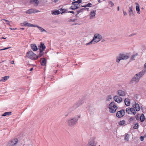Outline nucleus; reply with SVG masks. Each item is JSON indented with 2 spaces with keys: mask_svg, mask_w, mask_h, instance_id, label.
<instances>
[{
  "mask_svg": "<svg viewBox=\"0 0 146 146\" xmlns=\"http://www.w3.org/2000/svg\"><path fill=\"white\" fill-rule=\"evenodd\" d=\"M146 72V70H143L139 73L136 74L131 81V82L133 83V81H134L137 82L139 81L140 79L141 78L143 75Z\"/></svg>",
  "mask_w": 146,
  "mask_h": 146,
  "instance_id": "f257e3e1",
  "label": "nucleus"
},
{
  "mask_svg": "<svg viewBox=\"0 0 146 146\" xmlns=\"http://www.w3.org/2000/svg\"><path fill=\"white\" fill-rule=\"evenodd\" d=\"M102 38V36L98 34H95L93 40L90 42L86 44V45L91 44H94L100 41Z\"/></svg>",
  "mask_w": 146,
  "mask_h": 146,
  "instance_id": "f03ea898",
  "label": "nucleus"
},
{
  "mask_svg": "<svg viewBox=\"0 0 146 146\" xmlns=\"http://www.w3.org/2000/svg\"><path fill=\"white\" fill-rule=\"evenodd\" d=\"M117 108V106L113 102H111L109 105V111L110 113H115Z\"/></svg>",
  "mask_w": 146,
  "mask_h": 146,
  "instance_id": "7ed1b4c3",
  "label": "nucleus"
},
{
  "mask_svg": "<svg viewBox=\"0 0 146 146\" xmlns=\"http://www.w3.org/2000/svg\"><path fill=\"white\" fill-rule=\"evenodd\" d=\"M27 56L28 58L32 60H36L38 58L37 55L31 51H29L27 53Z\"/></svg>",
  "mask_w": 146,
  "mask_h": 146,
  "instance_id": "20e7f679",
  "label": "nucleus"
},
{
  "mask_svg": "<svg viewBox=\"0 0 146 146\" xmlns=\"http://www.w3.org/2000/svg\"><path fill=\"white\" fill-rule=\"evenodd\" d=\"M129 58L128 56L124 54H120L117 58L116 62H119L121 60H126Z\"/></svg>",
  "mask_w": 146,
  "mask_h": 146,
  "instance_id": "39448f33",
  "label": "nucleus"
},
{
  "mask_svg": "<svg viewBox=\"0 0 146 146\" xmlns=\"http://www.w3.org/2000/svg\"><path fill=\"white\" fill-rule=\"evenodd\" d=\"M127 113L129 114H132L134 115L136 114V112L135 109L133 108H126V110Z\"/></svg>",
  "mask_w": 146,
  "mask_h": 146,
  "instance_id": "423d86ee",
  "label": "nucleus"
},
{
  "mask_svg": "<svg viewBox=\"0 0 146 146\" xmlns=\"http://www.w3.org/2000/svg\"><path fill=\"white\" fill-rule=\"evenodd\" d=\"M78 120L75 118H73L71 119H70L68 121V125L70 126H72L75 125Z\"/></svg>",
  "mask_w": 146,
  "mask_h": 146,
  "instance_id": "0eeeda50",
  "label": "nucleus"
},
{
  "mask_svg": "<svg viewBox=\"0 0 146 146\" xmlns=\"http://www.w3.org/2000/svg\"><path fill=\"white\" fill-rule=\"evenodd\" d=\"M125 114V111L124 110H121L118 111L116 113V116L118 117H121Z\"/></svg>",
  "mask_w": 146,
  "mask_h": 146,
  "instance_id": "6e6552de",
  "label": "nucleus"
},
{
  "mask_svg": "<svg viewBox=\"0 0 146 146\" xmlns=\"http://www.w3.org/2000/svg\"><path fill=\"white\" fill-rule=\"evenodd\" d=\"M18 142L19 140L17 138H14L10 140L9 142V144L10 145L13 146L16 145Z\"/></svg>",
  "mask_w": 146,
  "mask_h": 146,
  "instance_id": "1a4fd4ad",
  "label": "nucleus"
},
{
  "mask_svg": "<svg viewBox=\"0 0 146 146\" xmlns=\"http://www.w3.org/2000/svg\"><path fill=\"white\" fill-rule=\"evenodd\" d=\"M113 99L115 102L118 103H120L122 100V98L117 96H115L113 97Z\"/></svg>",
  "mask_w": 146,
  "mask_h": 146,
  "instance_id": "9d476101",
  "label": "nucleus"
},
{
  "mask_svg": "<svg viewBox=\"0 0 146 146\" xmlns=\"http://www.w3.org/2000/svg\"><path fill=\"white\" fill-rule=\"evenodd\" d=\"M133 107L134 109H135L137 111H139L140 110V107L139 105L135 102L133 103Z\"/></svg>",
  "mask_w": 146,
  "mask_h": 146,
  "instance_id": "9b49d317",
  "label": "nucleus"
},
{
  "mask_svg": "<svg viewBox=\"0 0 146 146\" xmlns=\"http://www.w3.org/2000/svg\"><path fill=\"white\" fill-rule=\"evenodd\" d=\"M96 142L93 140L90 139L89 143L86 146H96Z\"/></svg>",
  "mask_w": 146,
  "mask_h": 146,
  "instance_id": "f8f14e48",
  "label": "nucleus"
},
{
  "mask_svg": "<svg viewBox=\"0 0 146 146\" xmlns=\"http://www.w3.org/2000/svg\"><path fill=\"white\" fill-rule=\"evenodd\" d=\"M117 94L119 96H124L126 95V92L124 91L119 90L117 91Z\"/></svg>",
  "mask_w": 146,
  "mask_h": 146,
  "instance_id": "ddd939ff",
  "label": "nucleus"
},
{
  "mask_svg": "<svg viewBox=\"0 0 146 146\" xmlns=\"http://www.w3.org/2000/svg\"><path fill=\"white\" fill-rule=\"evenodd\" d=\"M46 48V47L44 45V44L42 43H41L40 44V45L38 49L39 50L40 52L42 53L43 50L45 49Z\"/></svg>",
  "mask_w": 146,
  "mask_h": 146,
  "instance_id": "4468645a",
  "label": "nucleus"
},
{
  "mask_svg": "<svg viewBox=\"0 0 146 146\" xmlns=\"http://www.w3.org/2000/svg\"><path fill=\"white\" fill-rule=\"evenodd\" d=\"M22 26L25 27L28 26L29 27H35V26H36L35 25H34L30 23H28L27 22H25L23 23L22 24Z\"/></svg>",
  "mask_w": 146,
  "mask_h": 146,
  "instance_id": "2eb2a0df",
  "label": "nucleus"
},
{
  "mask_svg": "<svg viewBox=\"0 0 146 146\" xmlns=\"http://www.w3.org/2000/svg\"><path fill=\"white\" fill-rule=\"evenodd\" d=\"M36 12H37V10L33 9H29L26 11V13L28 14H31Z\"/></svg>",
  "mask_w": 146,
  "mask_h": 146,
  "instance_id": "dca6fc26",
  "label": "nucleus"
},
{
  "mask_svg": "<svg viewBox=\"0 0 146 146\" xmlns=\"http://www.w3.org/2000/svg\"><path fill=\"white\" fill-rule=\"evenodd\" d=\"M41 64L42 66H45L46 65V59L44 58H42L40 59Z\"/></svg>",
  "mask_w": 146,
  "mask_h": 146,
  "instance_id": "f3484780",
  "label": "nucleus"
},
{
  "mask_svg": "<svg viewBox=\"0 0 146 146\" xmlns=\"http://www.w3.org/2000/svg\"><path fill=\"white\" fill-rule=\"evenodd\" d=\"M96 11L94 10L91 12L90 15V19H92L94 18L95 17Z\"/></svg>",
  "mask_w": 146,
  "mask_h": 146,
  "instance_id": "a211bd4d",
  "label": "nucleus"
},
{
  "mask_svg": "<svg viewBox=\"0 0 146 146\" xmlns=\"http://www.w3.org/2000/svg\"><path fill=\"white\" fill-rule=\"evenodd\" d=\"M124 102L125 105L127 106L130 105V100L128 98H126L124 100Z\"/></svg>",
  "mask_w": 146,
  "mask_h": 146,
  "instance_id": "6ab92c4d",
  "label": "nucleus"
},
{
  "mask_svg": "<svg viewBox=\"0 0 146 146\" xmlns=\"http://www.w3.org/2000/svg\"><path fill=\"white\" fill-rule=\"evenodd\" d=\"M129 16L134 15L133 12V10L132 6L129 7Z\"/></svg>",
  "mask_w": 146,
  "mask_h": 146,
  "instance_id": "aec40b11",
  "label": "nucleus"
},
{
  "mask_svg": "<svg viewBox=\"0 0 146 146\" xmlns=\"http://www.w3.org/2000/svg\"><path fill=\"white\" fill-rule=\"evenodd\" d=\"M135 4L137 5L136 6V9L137 12L139 14L141 12L139 8V5L137 3H136Z\"/></svg>",
  "mask_w": 146,
  "mask_h": 146,
  "instance_id": "412c9836",
  "label": "nucleus"
},
{
  "mask_svg": "<svg viewBox=\"0 0 146 146\" xmlns=\"http://www.w3.org/2000/svg\"><path fill=\"white\" fill-rule=\"evenodd\" d=\"M9 78L8 76H5L3 77L0 80V82H5Z\"/></svg>",
  "mask_w": 146,
  "mask_h": 146,
  "instance_id": "4be33fe9",
  "label": "nucleus"
},
{
  "mask_svg": "<svg viewBox=\"0 0 146 146\" xmlns=\"http://www.w3.org/2000/svg\"><path fill=\"white\" fill-rule=\"evenodd\" d=\"M31 47L32 49L34 51H36L37 50V48L35 44H32L31 45Z\"/></svg>",
  "mask_w": 146,
  "mask_h": 146,
  "instance_id": "5701e85b",
  "label": "nucleus"
},
{
  "mask_svg": "<svg viewBox=\"0 0 146 146\" xmlns=\"http://www.w3.org/2000/svg\"><path fill=\"white\" fill-rule=\"evenodd\" d=\"M79 5H74L71 6L69 8L70 9H72V10L76 9L79 7Z\"/></svg>",
  "mask_w": 146,
  "mask_h": 146,
  "instance_id": "b1692460",
  "label": "nucleus"
},
{
  "mask_svg": "<svg viewBox=\"0 0 146 146\" xmlns=\"http://www.w3.org/2000/svg\"><path fill=\"white\" fill-rule=\"evenodd\" d=\"M35 26H35V27H37L41 32H43V31H45L46 32V31L44 29H43L41 27L38 26L36 25H35Z\"/></svg>",
  "mask_w": 146,
  "mask_h": 146,
  "instance_id": "393cba45",
  "label": "nucleus"
},
{
  "mask_svg": "<svg viewBox=\"0 0 146 146\" xmlns=\"http://www.w3.org/2000/svg\"><path fill=\"white\" fill-rule=\"evenodd\" d=\"M11 112H6L5 113H3L2 115V116H5L6 115H11Z\"/></svg>",
  "mask_w": 146,
  "mask_h": 146,
  "instance_id": "a878e982",
  "label": "nucleus"
},
{
  "mask_svg": "<svg viewBox=\"0 0 146 146\" xmlns=\"http://www.w3.org/2000/svg\"><path fill=\"white\" fill-rule=\"evenodd\" d=\"M60 13V12L58 10L52 12V14L53 15H58Z\"/></svg>",
  "mask_w": 146,
  "mask_h": 146,
  "instance_id": "bb28decb",
  "label": "nucleus"
},
{
  "mask_svg": "<svg viewBox=\"0 0 146 146\" xmlns=\"http://www.w3.org/2000/svg\"><path fill=\"white\" fill-rule=\"evenodd\" d=\"M140 119L141 122H143L144 121L145 117L143 114H142L140 117Z\"/></svg>",
  "mask_w": 146,
  "mask_h": 146,
  "instance_id": "cd10ccee",
  "label": "nucleus"
},
{
  "mask_svg": "<svg viewBox=\"0 0 146 146\" xmlns=\"http://www.w3.org/2000/svg\"><path fill=\"white\" fill-rule=\"evenodd\" d=\"M92 4L90 3H88V4L85 5V6H81L83 7H92Z\"/></svg>",
  "mask_w": 146,
  "mask_h": 146,
  "instance_id": "c85d7f7f",
  "label": "nucleus"
},
{
  "mask_svg": "<svg viewBox=\"0 0 146 146\" xmlns=\"http://www.w3.org/2000/svg\"><path fill=\"white\" fill-rule=\"evenodd\" d=\"M60 11L62 12V13L65 12L66 13L67 12V9H63L62 8L60 9Z\"/></svg>",
  "mask_w": 146,
  "mask_h": 146,
  "instance_id": "c756f323",
  "label": "nucleus"
},
{
  "mask_svg": "<svg viewBox=\"0 0 146 146\" xmlns=\"http://www.w3.org/2000/svg\"><path fill=\"white\" fill-rule=\"evenodd\" d=\"M125 121L124 120L121 121L119 122V124L120 125H122L125 124Z\"/></svg>",
  "mask_w": 146,
  "mask_h": 146,
  "instance_id": "7c9ffc66",
  "label": "nucleus"
},
{
  "mask_svg": "<svg viewBox=\"0 0 146 146\" xmlns=\"http://www.w3.org/2000/svg\"><path fill=\"white\" fill-rule=\"evenodd\" d=\"M2 20H3V21H5L7 22V25H10V22L9 21L6 20V19H3L1 20V21H2Z\"/></svg>",
  "mask_w": 146,
  "mask_h": 146,
  "instance_id": "2f4dec72",
  "label": "nucleus"
},
{
  "mask_svg": "<svg viewBox=\"0 0 146 146\" xmlns=\"http://www.w3.org/2000/svg\"><path fill=\"white\" fill-rule=\"evenodd\" d=\"M112 99V97L111 95L108 96L107 97V99L108 101H110V100Z\"/></svg>",
  "mask_w": 146,
  "mask_h": 146,
  "instance_id": "473e14b6",
  "label": "nucleus"
},
{
  "mask_svg": "<svg viewBox=\"0 0 146 146\" xmlns=\"http://www.w3.org/2000/svg\"><path fill=\"white\" fill-rule=\"evenodd\" d=\"M82 2L81 0H78L76 1L73 2V3H78V4Z\"/></svg>",
  "mask_w": 146,
  "mask_h": 146,
  "instance_id": "72a5a7b5",
  "label": "nucleus"
},
{
  "mask_svg": "<svg viewBox=\"0 0 146 146\" xmlns=\"http://www.w3.org/2000/svg\"><path fill=\"white\" fill-rule=\"evenodd\" d=\"M134 119H135L134 117H131L129 119V121L130 122L134 120Z\"/></svg>",
  "mask_w": 146,
  "mask_h": 146,
  "instance_id": "f704fd0d",
  "label": "nucleus"
},
{
  "mask_svg": "<svg viewBox=\"0 0 146 146\" xmlns=\"http://www.w3.org/2000/svg\"><path fill=\"white\" fill-rule=\"evenodd\" d=\"M133 128L135 129H137L138 128V125L137 124H136L135 125Z\"/></svg>",
  "mask_w": 146,
  "mask_h": 146,
  "instance_id": "c9c22d12",
  "label": "nucleus"
},
{
  "mask_svg": "<svg viewBox=\"0 0 146 146\" xmlns=\"http://www.w3.org/2000/svg\"><path fill=\"white\" fill-rule=\"evenodd\" d=\"M109 4L110 5L111 7L113 6L114 5L113 3L111 1H110L109 2Z\"/></svg>",
  "mask_w": 146,
  "mask_h": 146,
  "instance_id": "e433bc0d",
  "label": "nucleus"
},
{
  "mask_svg": "<svg viewBox=\"0 0 146 146\" xmlns=\"http://www.w3.org/2000/svg\"><path fill=\"white\" fill-rule=\"evenodd\" d=\"M138 55V54L137 53L136 54H134V55H133V56H132L131 57V58L133 59V58L135 57L136 56H137Z\"/></svg>",
  "mask_w": 146,
  "mask_h": 146,
  "instance_id": "4c0bfd02",
  "label": "nucleus"
},
{
  "mask_svg": "<svg viewBox=\"0 0 146 146\" xmlns=\"http://www.w3.org/2000/svg\"><path fill=\"white\" fill-rule=\"evenodd\" d=\"M129 139V137L128 135H126L125 137V139L128 141Z\"/></svg>",
  "mask_w": 146,
  "mask_h": 146,
  "instance_id": "58836bf2",
  "label": "nucleus"
},
{
  "mask_svg": "<svg viewBox=\"0 0 146 146\" xmlns=\"http://www.w3.org/2000/svg\"><path fill=\"white\" fill-rule=\"evenodd\" d=\"M144 138H145L144 137V136H141L140 137V139L141 140V141H143V140L144 139Z\"/></svg>",
  "mask_w": 146,
  "mask_h": 146,
  "instance_id": "ea45409f",
  "label": "nucleus"
},
{
  "mask_svg": "<svg viewBox=\"0 0 146 146\" xmlns=\"http://www.w3.org/2000/svg\"><path fill=\"white\" fill-rule=\"evenodd\" d=\"M9 47H8V48H3V49H0V51L7 49H9Z\"/></svg>",
  "mask_w": 146,
  "mask_h": 146,
  "instance_id": "a19ab883",
  "label": "nucleus"
},
{
  "mask_svg": "<svg viewBox=\"0 0 146 146\" xmlns=\"http://www.w3.org/2000/svg\"><path fill=\"white\" fill-rule=\"evenodd\" d=\"M42 55V54H41V53L40 52V53L39 54L38 56H38V57L39 58V57H41Z\"/></svg>",
  "mask_w": 146,
  "mask_h": 146,
  "instance_id": "79ce46f5",
  "label": "nucleus"
},
{
  "mask_svg": "<svg viewBox=\"0 0 146 146\" xmlns=\"http://www.w3.org/2000/svg\"><path fill=\"white\" fill-rule=\"evenodd\" d=\"M123 14L124 16L126 15H127V13L126 12L124 11H123Z\"/></svg>",
  "mask_w": 146,
  "mask_h": 146,
  "instance_id": "37998d69",
  "label": "nucleus"
},
{
  "mask_svg": "<svg viewBox=\"0 0 146 146\" xmlns=\"http://www.w3.org/2000/svg\"><path fill=\"white\" fill-rule=\"evenodd\" d=\"M72 4L73 5H78V3H73V2H72Z\"/></svg>",
  "mask_w": 146,
  "mask_h": 146,
  "instance_id": "c03bdc74",
  "label": "nucleus"
},
{
  "mask_svg": "<svg viewBox=\"0 0 146 146\" xmlns=\"http://www.w3.org/2000/svg\"><path fill=\"white\" fill-rule=\"evenodd\" d=\"M68 13H73V14H74V11H68Z\"/></svg>",
  "mask_w": 146,
  "mask_h": 146,
  "instance_id": "a18cd8bd",
  "label": "nucleus"
},
{
  "mask_svg": "<svg viewBox=\"0 0 146 146\" xmlns=\"http://www.w3.org/2000/svg\"><path fill=\"white\" fill-rule=\"evenodd\" d=\"M32 1H33L36 3V2H37V0H32Z\"/></svg>",
  "mask_w": 146,
  "mask_h": 146,
  "instance_id": "49530a36",
  "label": "nucleus"
},
{
  "mask_svg": "<svg viewBox=\"0 0 146 146\" xmlns=\"http://www.w3.org/2000/svg\"><path fill=\"white\" fill-rule=\"evenodd\" d=\"M57 70H54V72L55 73H56L57 72Z\"/></svg>",
  "mask_w": 146,
  "mask_h": 146,
  "instance_id": "de8ad7c7",
  "label": "nucleus"
},
{
  "mask_svg": "<svg viewBox=\"0 0 146 146\" xmlns=\"http://www.w3.org/2000/svg\"><path fill=\"white\" fill-rule=\"evenodd\" d=\"M33 70V68H32L30 70V71H32Z\"/></svg>",
  "mask_w": 146,
  "mask_h": 146,
  "instance_id": "09e8293b",
  "label": "nucleus"
},
{
  "mask_svg": "<svg viewBox=\"0 0 146 146\" xmlns=\"http://www.w3.org/2000/svg\"><path fill=\"white\" fill-rule=\"evenodd\" d=\"M14 61H12L11 62V64H14Z\"/></svg>",
  "mask_w": 146,
  "mask_h": 146,
  "instance_id": "8fccbe9b",
  "label": "nucleus"
},
{
  "mask_svg": "<svg viewBox=\"0 0 146 146\" xmlns=\"http://www.w3.org/2000/svg\"><path fill=\"white\" fill-rule=\"evenodd\" d=\"M144 68H146V63L144 64Z\"/></svg>",
  "mask_w": 146,
  "mask_h": 146,
  "instance_id": "3c124183",
  "label": "nucleus"
},
{
  "mask_svg": "<svg viewBox=\"0 0 146 146\" xmlns=\"http://www.w3.org/2000/svg\"><path fill=\"white\" fill-rule=\"evenodd\" d=\"M117 11H119V6H118V7H117Z\"/></svg>",
  "mask_w": 146,
  "mask_h": 146,
  "instance_id": "603ef678",
  "label": "nucleus"
},
{
  "mask_svg": "<svg viewBox=\"0 0 146 146\" xmlns=\"http://www.w3.org/2000/svg\"><path fill=\"white\" fill-rule=\"evenodd\" d=\"M1 38L3 39H6V38H4V37H2Z\"/></svg>",
  "mask_w": 146,
  "mask_h": 146,
  "instance_id": "864d4df0",
  "label": "nucleus"
},
{
  "mask_svg": "<svg viewBox=\"0 0 146 146\" xmlns=\"http://www.w3.org/2000/svg\"><path fill=\"white\" fill-rule=\"evenodd\" d=\"M11 29V30H15L17 29L16 28H15V29Z\"/></svg>",
  "mask_w": 146,
  "mask_h": 146,
  "instance_id": "5fc2aeb1",
  "label": "nucleus"
},
{
  "mask_svg": "<svg viewBox=\"0 0 146 146\" xmlns=\"http://www.w3.org/2000/svg\"><path fill=\"white\" fill-rule=\"evenodd\" d=\"M144 137L145 138L146 137V133L144 135Z\"/></svg>",
  "mask_w": 146,
  "mask_h": 146,
  "instance_id": "6e6d98bb",
  "label": "nucleus"
},
{
  "mask_svg": "<svg viewBox=\"0 0 146 146\" xmlns=\"http://www.w3.org/2000/svg\"><path fill=\"white\" fill-rule=\"evenodd\" d=\"M135 117H136V119H137V118H138V116H135Z\"/></svg>",
  "mask_w": 146,
  "mask_h": 146,
  "instance_id": "4d7b16f0",
  "label": "nucleus"
},
{
  "mask_svg": "<svg viewBox=\"0 0 146 146\" xmlns=\"http://www.w3.org/2000/svg\"><path fill=\"white\" fill-rule=\"evenodd\" d=\"M20 29H22V30H24V28H21Z\"/></svg>",
  "mask_w": 146,
  "mask_h": 146,
  "instance_id": "13d9d810",
  "label": "nucleus"
},
{
  "mask_svg": "<svg viewBox=\"0 0 146 146\" xmlns=\"http://www.w3.org/2000/svg\"><path fill=\"white\" fill-rule=\"evenodd\" d=\"M72 21V19H70V21Z\"/></svg>",
  "mask_w": 146,
  "mask_h": 146,
  "instance_id": "bf43d9fd",
  "label": "nucleus"
},
{
  "mask_svg": "<svg viewBox=\"0 0 146 146\" xmlns=\"http://www.w3.org/2000/svg\"><path fill=\"white\" fill-rule=\"evenodd\" d=\"M98 1L99 2H100V1L101 0H98Z\"/></svg>",
  "mask_w": 146,
  "mask_h": 146,
  "instance_id": "052dcab7",
  "label": "nucleus"
},
{
  "mask_svg": "<svg viewBox=\"0 0 146 146\" xmlns=\"http://www.w3.org/2000/svg\"><path fill=\"white\" fill-rule=\"evenodd\" d=\"M86 9H88V8H87Z\"/></svg>",
  "mask_w": 146,
  "mask_h": 146,
  "instance_id": "680f3d73",
  "label": "nucleus"
},
{
  "mask_svg": "<svg viewBox=\"0 0 146 146\" xmlns=\"http://www.w3.org/2000/svg\"><path fill=\"white\" fill-rule=\"evenodd\" d=\"M81 6H84V5H82Z\"/></svg>",
  "mask_w": 146,
  "mask_h": 146,
  "instance_id": "e2e57ef3",
  "label": "nucleus"
},
{
  "mask_svg": "<svg viewBox=\"0 0 146 146\" xmlns=\"http://www.w3.org/2000/svg\"><path fill=\"white\" fill-rule=\"evenodd\" d=\"M99 146H100V145H99Z\"/></svg>",
  "mask_w": 146,
  "mask_h": 146,
  "instance_id": "0e129e2a",
  "label": "nucleus"
}]
</instances>
